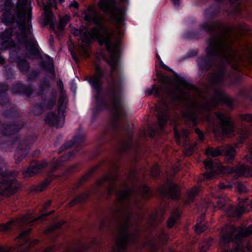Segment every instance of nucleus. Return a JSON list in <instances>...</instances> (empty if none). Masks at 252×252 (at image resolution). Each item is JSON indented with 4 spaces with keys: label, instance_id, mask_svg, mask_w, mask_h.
<instances>
[{
    "label": "nucleus",
    "instance_id": "nucleus-1",
    "mask_svg": "<svg viewBox=\"0 0 252 252\" xmlns=\"http://www.w3.org/2000/svg\"><path fill=\"white\" fill-rule=\"evenodd\" d=\"M84 20L95 26L89 32L91 37L97 40L100 46L105 45L110 53L109 60H105L110 66V73L106 77L108 90L106 94L111 100L117 119H125L127 112L122 100L123 75L120 64L121 53V42L114 45L108 28L103 24V18L94 7L89 6L83 12Z\"/></svg>",
    "mask_w": 252,
    "mask_h": 252
},
{
    "label": "nucleus",
    "instance_id": "nucleus-2",
    "mask_svg": "<svg viewBox=\"0 0 252 252\" xmlns=\"http://www.w3.org/2000/svg\"><path fill=\"white\" fill-rule=\"evenodd\" d=\"M212 102L207 101L199 107L200 115L207 123L208 126L216 136L232 137L235 134V124L231 116L217 112L212 115V108L224 104L230 109L234 107L233 100L224 92L219 89L214 91Z\"/></svg>",
    "mask_w": 252,
    "mask_h": 252
},
{
    "label": "nucleus",
    "instance_id": "nucleus-3",
    "mask_svg": "<svg viewBox=\"0 0 252 252\" xmlns=\"http://www.w3.org/2000/svg\"><path fill=\"white\" fill-rule=\"evenodd\" d=\"M237 31V37H243L252 36L251 28L245 23H240L237 26H228L225 31L222 33L215 34L213 37L207 40L208 46L205 49V55H202L206 59L211 60L214 63L216 58H221L228 62L229 58L232 56L233 48L231 41L227 38L226 33H231Z\"/></svg>",
    "mask_w": 252,
    "mask_h": 252
},
{
    "label": "nucleus",
    "instance_id": "nucleus-4",
    "mask_svg": "<svg viewBox=\"0 0 252 252\" xmlns=\"http://www.w3.org/2000/svg\"><path fill=\"white\" fill-rule=\"evenodd\" d=\"M242 0H228V6L225 7L221 5L224 0H216L219 3L213 4L205 10V18L209 22L215 23L214 20L218 17L222 12H224L229 18L235 19L242 15Z\"/></svg>",
    "mask_w": 252,
    "mask_h": 252
},
{
    "label": "nucleus",
    "instance_id": "nucleus-5",
    "mask_svg": "<svg viewBox=\"0 0 252 252\" xmlns=\"http://www.w3.org/2000/svg\"><path fill=\"white\" fill-rule=\"evenodd\" d=\"M104 77V72L102 71L96 72L93 76H88L86 78V80L94 91V97L96 101V104L92 110V122L97 118L101 112L108 107V104L101 94L103 87L102 79Z\"/></svg>",
    "mask_w": 252,
    "mask_h": 252
},
{
    "label": "nucleus",
    "instance_id": "nucleus-6",
    "mask_svg": "<svg viewBox=\"0 0 252 252\" xmlns=\"http://www.w3.org/2000/svg\"><path fill=\"white\" fill-rule=\"evenodd\" d=\"M36 137L34 135H29L21 140L18 135L13 138H7L3 142L0 143V146L3 148L11 146L15 143L18 142L17 148L14 153V158L16 164L20 163L28 154L29 150L35 141Z\"/></svg>",
    "mask_w": 252,
    "mask_h": 252
},
{
    "label": "nucleus",
    "instance_id": "nucleus-7",
    "mask_svg": "<svg viewBox=\"0 0 252 252\" xmlns=\"http://www.w3.org/2000/svg\"><path fill=\"white\" fill-rule=\"evenodd\" d=\"M249 132L246 130L241 134L239 140L234 146L230 145L222 151L219 148L215 149L213 147H209L205 151V155L212 157H217L223 154L226 161L229 163H231L234 160L236 155V148L241 147L245 141L249 139Z\"/></svg>",
    "mask_w": 252,
    "mask_h": 252
},
{
    "label": "nucleus",
    "instance_id": "nucleus-8",
    "mask_svg": "<svg viewBox=\"0 0 252 252\" xmlns=\"http://www.w3.org/2000/svg\"><path fill=\"white\" fill-rule=\"evenodd\" d=\"M15 171H4L0 167V202L4 197H9L16 193L18 189V182Z\"/></svg>",
    "mask_w": 252,
    "mask_h": 252
},
{
    "label": "nucleus",
    "instance_id": "nucleus-9",
    "mask_svg": "<svg viewBox=\"0 0 252 252\" xmlns=\"http://www.w3.org/2000/svg\"><path fill=\"white\" fill-rule=\"evenodd\" d=\"M141 193L142 198L146 201L151 198L153 192L150 187L146 184H142L139 186V190L137 192L134 189L127 188L121 190L118 193V201L119 203L124 205L126 203H129L131 197H136Z\"/></svg>",
    "mask_w": 252,
    "mask_h": 252
},
{
    "label": "nucleus",
    "instance_id": "nucleus-10",
    "mask_svg": "<svg viewBox=\"0 0 252 252\" xmlns=\"http://www.w3.org/2000/svg\"><path fill=\"white\" fill-rule=\"evenodd\" d=\"M60 105L58 109V114L54 112H49L45 117L44 121L46 124L50 126H55L57 128L63 127L65 121V113L66 104L63 99L59 100Z\"/></svg>",
    "mask_w": 252,
    "mask_h": 252
},
{
    "label": "nucleus",
    "instance_id": "nucleus-11",
    "mask_svg": "<svg viewBox=\"0 0 252 252\" xmlns=\"http://www.w3.org/2000/svg\"><path fill=\"white\" fill-rule=\"evenodd\" d=\"M199 28L197 31L188 30L183 33L182 35V38L187 40L199 39L202 38L204 36L202 30L212 35L216 30L215 23L209 22H205L199 25Z\"/></svg>",
    "mask_w": 252,
    "mask_h": 252
},
{
    "label": "nucleus",
    "instance_id": "nucleus-12",
    "mask_svg": "<svg viewBox=\"0 0 252 252\" xmlns=\"http://www.w3.org/2000/svg\"><path fill=\"white\" fill-rule=\"evenodd\" d=\"M174 136L177 145L183 144L186 156L189 157L192 155L196 146L195 143H191L188 141L189 134L185 130L180 132L176 126L174 127Z\"/></svg>",
    "mask_w": 252,
    "mask_h": 252
},
{
    "label": "nucleus",
    "instance_id": "nucleus-13",
    "mask_svg": "<svg viewBox=\"0 0 252 252\" xmlns=\"http://www.w3.org/2000/svg\"><path fill=\"white\" fill-rule=\"evenodd\" d=\"M167 187L165 186L160 190L163 199L165 197L175 201L180 200L181 190L179 186L174 182L173 179L168 178L166 180Z\"/></svg>",
    "mask_w": 252,
    "mask_h": 252
},
{
    "label": "nucleus",
    "instance_id": "nucleus-14",
    "mask_svg": "<svg viewBox=\"0 0 252 252\" xmlns=\"http://www.w3.org/2000/svg\"><path fill=\"white\" fill-rule=\"evenodd\" d=\"M79 244V248L67 246L66 252H100L102 249V241L94 238L88 244H82L80 241Z\"/></svg>",
    "mask_w": 252,
    "mask_h": 252
},
{
    "label": "nucleus",
    "instance_id": "nucleus-15",
    "mask_svg": "<svg viewBox=\"0 0 252 252\" xmlns=\"http://www.w3.org/2000/svg\"><path fill=\"white\" fill-rule=\"evenodd\" d=\"M10 61L17 64V66L21 73L27 75L29 73L30 64L24 56L20 55L19 51L12 50L9 54Z\"/></svg>",
    "mask_w": 252,
    "mask_h": 252
},
{
    "label": "nucleus",
    "instance_id": "nucleus-16",
    "mask_svg": "<svg viewBox=\"0 0 252 252\" xmlns=\"http://www.w3.org/2000/svg\"><path fill=\"white\" fill-rule=\"evenodd\" d=\"M36 220V219L32 218L31 215L28 214L17 220H11L5 223L0 224V231H10L13 225L22 227L27 224L32 225Z\"/></svg>",
    "mask_w": 252,
    "mask_h": 252
},
{
    "label": "nucleus",
    "instance_id": "nucleus-17",
    "mask_svg": "<svg viewBox=\"0 0 252 252\" xmlns=\"http://www.w3.org/2000/svg\"><path fill=\"white\" fill-rule=\"evenodd\" d=\"M17 37L20 43L25 45L26 49L29 55L34 56L40 55V51L37 42L35 41L32 42H29L26 32H17Z\"/></svg>",
    "mask_w": 252,
    "mask_h": 252
},
{
    "label": "nucleus",
    "instance_id": "nucleus-18",
    "mask_svg": "<svg viewBox=\"0 0 252 252\" xmlns=\"http://www.w3.org/2000/svg\"><path fill=\"white\" fill-rule=\"evenodd\" d=\"M23 127V124L15 121L3 124L0 118V130L3 136L9 137L18 133Z\"/></svg>",
    "mask_w": 252,
    "mask_h": 252
},
{
    "label": "nucleus",
    "instance_id": "nucleus-19",
    "mask_svg": "<svg viewBox=\"0 0 252 252\" xmlns=\"http://www.w3.org/2000/svg\"><path fill=\"white\" fill-rule=\"evenodd\" d=\"M56 103L55 96L47 98L44 97L40 102L35 103L33 106V112L36 116H40L45 110H52Z\"/></svg>",
    "mask_w": 252,
    "mask_h": 252
},
{
    "label": "nucleus",
    "instance_id": "nucleus-20",
    "mask_svg": "<svg viewBox=\"0 0 252 252\" xmlns=\"http://www.w3.org/2000/svg\"><path fill=\"white\" fill-rule=\"evenodd\" d=\"M161 106H157L156 109L157 112V117L159 127L163 129L167 124L169 118V106L167 103L163 99L161 100Z\"/></svg>",
    "mask_w": 252,
    "mask_h": 252
},
{
    "label": "nucleus",
    "instance_id": "nucleus-21",
    "mask_svg": "<svg viewBox=\"0 0 252 252\" xmlns=\"http://www.w3.org/2000/svg\"><path fill=\"white\" fill-rule=\"evenodd\" d=\"M14 33V29L10 27L6 28L0 33V41L1 49L6 50L13 47L15 42L12 38Z\"/></svg>",
    "mask_w": 252,
    "mask_h": 252
},
{
    "label": "nucleus",
    "instance_id": "nucleus-22",
    "mask_svg": "<svg viewBox=\"0 0 252 252\" xmlns=\"http://www.w3.org/2000/svg\"><path fill=\"white\" fill-rule=\"evenodd\" d=\"M114 168L117 173L116 176L112 174H108L96 182V184L99 188L102 187L105 182H109L112 184V186L109 187L108 189V195L109 197H110L115 188H116V182L119 176L118 171L120 166L119 165H115Z\"/></svg>",
    "mask_w": 252,
    "mask_h": 252
},
{
    "label": "nucleus",
    "instance_id": "nucleus-23",
    "mask_svg": "<svg viewBox=\"0 0 252 252\" xmlns=\"http://www.w3.org/2000/svg\"><path fill=\"white\" fill-rule=\"evenodd\" d=\"M98 6L103 12L113 9L117 12V16L125 17L126 14L125 9L124 8H119L117 5L115 0H100L98 2Z\"/></svg>",
    "mask_w": 252,
    "mask_h": 252
},
{
    "label": "nucleus",
    "instance_id": "nucleus-24",
    "mask_svg": "<svg viewBox=\"0 0 252 252\" xmlns=\"http://www.w3.org/2000/svg\"><path fill=\"white\" fill-rule=\"evenodd\" d=\"M64 222L63 220L57 221L45 230V235L50 239L53 243L55 242L57 238L61 235L59 230L62 229V226Z\"/></svg>",
    "mask_w": 252,
    "mask_h": 252
},
{
    "label": "nucleus",
    "instance_id": "nucleus-25",
    "mask_svg": "<svg viewBox=\"0 0 252 252\" xmlns=\"http://www.w3.org/2000/svg\"><path fill=\"white\" fill-rule=\"evenodd\" d=\"M196 63L199 72L200 73V77L202 79L204 78L205 74L210 71L214 65L211 60L206 59L202 55L197 58Z\"/></svg>",
    "mask_w": 252,
    "mask_h": 252
},
{
    "label": "nucleus",
    "instance_id": "nucleus-26",
    "mask_svg": "<svg viewBox=\"0 0 252 252\" xmlns=\"http://www.w3.org/2000/svg\"><path fill=\"white\" fill-rule=\"evenodd\" d=\"M241 205H239L237 207L233 205H230L226 210V214L229 217H240L244 213L247 211L246 206L248 203V199H240Z\"/></svg>",
    "mask_w": 252,
    "mask_h": 252
},
{
    "label": "nucleus",
    "instance_id": "nucleus-27",
    "mask_svg": "<svg viewBox=\"0 0 252 252\" xmlns=\"http://www.w3.org/2000/svg\"><path fill=\"white\" fill-rule=\"evenodd\" d=\"M11 91L14 94H24L26 96H31L33 92L32 89V83H29L27 84H22L21 83H17L12 86Z\"/></svg>",
    "mask_w": 252,
    "mask_h": 252
},
{
    "label": "nucleus",
    "instance_id": "nucleus-28",
    "mask_svg": "<svg viewBox=\"0 0 252 252\" xmlns=\"http://www.w3.org/2000/svg\"><path fill=\"white\" fill-rule=\"evenodd\" d=\"M46 58L45 60H41L40 61L39 66L42 70L47 73L51 79H53L56 77L53 59L48 55H46Z\"/></svg>",
    "mask_w": 252,
    "mask_h": 252
},
{
    "label": "nucleus",
    "instance_id": "nucleus-29",
    "mask_svg": "<svg viewBox=\"0 0 252 252\" xmlns=\"http://www.w3.org/2000/svg\"><path fill=\"white\" fill-rule=\"evenodd\" d=\"M48 165L46 161H37L34 165H30L26 170L23 171V175L25 177H30L40 172V170Z\"/></svg>",
    "mask_w": 252,
    "mask_h": 252
},
{
    "label": "nucleus",
    "instance_id": "nucleus-30",
    "mask_svg": "<svg viewBox=\"0 0 252 252\" xmlns=\"http://www.w3.org/2000/svg\"><path fill=\"white\" fill-rule=\"evenodd\" d=\"M126 131L127 133L129 140L128 141L123 140L121 141L119 149L121 155L128 153L133 147L132 139L133 133L132 131L130 129L129 126L127 127Z\"/></svg>",
    "mask_w": 252,
    "mask_h": 252
},
{
    "label": "nucleus",
    "instance_id": "nucleus-31",
    "mask_svg": "<svg viewBox=\"0 0 252 252\" xmlns=\"http://www.w3.org/2000/svg\"><path fill=\"white\" fill-rule=\"evenodd\" d=\"M84 141L85 138L83 135L81 134H76L73 137L72 140L66 142L60 147V152L68 149L75 145L81 148L82 145Z\"/></svg>",
    "mask_w": 252,
    "mask_h": 252
},
{
    "label": "nucleus",
    "instance_id": "nucleus-32",
    "mask_svg": "<svg viewBox=\"0 0 252 252\" xmlns=\"http://www.w3.org/2000/svg\"><path fill=\"white\" fill-rule=\"evenodd\" d=\"M226 79L225 68L219 69L210 78V81L215 87L221 86Z\"/></svg>",
    "mask_w": 252,
    "mask_h": 252
},
{
    "label": "nucleus",
    "instance_id": "nucleus-33",
    "mask_svg": "<svg viewBox=\"0 0 252 252\" xmlns=\"http://www.w3.org/2000/svg\"><path fill=\"white\" fill-rule=\"evenodd\" d=\"M3 13L1 15V22L6 26H12L16 21V19L13 15L12 10L2 9Z\"/></svg>",
    "mask_w": 252,
    "mask_h": 252
},
{
    "label": "nucleus",
    "instance_id": "nucleus-34",
    "mask_svg": "<svg viewBox=\"0 0 252 252\" xmlns=\"http://www.w3.org/2000/svg\"><path fill=\"white\" fill-rule=\"evenodd\" d=\"M204 164L207 170H210L211 171V172H206L204 173V177L207 179L213 178L214 176V173L216 171V166L213 160L209 158L204 161Z\"/></svg>",
    "mask_w": 252,
    "mask_h": 252
},
{
    "label": "nucleus",
    "instance_id": "nucleus-35",
    "mask_svg": "<svg viewBox=\"0 0 252 252\" xmlns=\"http://www.w3.org/2000/svg\"><path fill=\"white\" fill-rule=\"evenodd\" d=\"M55 19L54 13L51 10H49L45 12L44 18L42 21V25L43 27L49 25L51 29H53L55 25Z\"/></svg>",
    "mask_w": 252,
    "mask_h": 252
},
{
    "label": "nucleus",
    "instance_id": "nucleus-36",
    "mask_svg": "<svg viewBox=\"0 0 252 252\" xmlns=\"http://www.w3.org/2000/svg\"><path fill=\"white\" fill-rule=\"evenodd\" d=\"M32 228H29L25 230L22 231L18 236L17 239L21 241V245H31L32 244L31 239L29 237L32 233Z\"/></svg>",
    "mask_w": 252,
    "mask_h": 252
},
{
    "label": "nucleus",
    "instance_id": "nucleus-37",
    "mask_svg": "<svg viewBox=\"0 0 252 252\" xmlns=\"http://www.w3.org/2000/svg\"><path fill=\"white\" fill-rule=\"evenodd\" d=\"M181 214L179 209H176L173 211L171 216L167 221V226L169 228H172L177 221V220L181 217Z\"/></svg>",
    "mask_w": 252,
    "mask_h": 252
},
{
    "label": "nucleus",
    "instance_id": "nucleus-38",
    "mask_svg": "<svg viewBox=\"0 0 252 252\" xmlns=\"http://www.w3.org/2000/svg\"><path fill=\"white\" fill-rule=\"evenodd\" d=\"M185 118L189 121L192 123L194 126H197L198 117L196 112L194 110H188L184 114Z\"/></svg>",
    "mask_w": 252,
    "mask_h": 252
},
{
    "label": "nucleus",
    "instance_id": "nucleus-39",
    "mask_svg": "<svg viewBox=\"0 0 252 252\" xmlns=\"http://www.w3.org/2000/svg\"><path fill=\"white\" fill-rule=\"evenodd\" d=\"M54 179V176L53 175H50L47 178H46L41 183L37 185L35 188V190L36 191H43L47 187L51 184Z\"/></svg>",
    "mask_w": 252,
    "mask_h": 252
},
{
    "label": "nucleus",
    "instance_id": "nucleus-40",
    "mask_svg": "<svg viewBox=\"0 0 252 252\" xmlns=\"http://www.w3.org/2000/svg\"><path fill=\"white\" fill-rule=\"evenodd\" d=\"M162 88L157 86L155 84L152 85L151 88H148L146 90V95L149 96L154 94L157 98L161 97V92Z\"/></svg>",
    "mask_w": 252,
    "mask_h": 252
},
{
    "label": "nucleus",
    "instance_id": "nucleus-41",
    "mask_svg": "<svg viewBox=\"0 0 252 252\" xmlns=\"http://www.w3.org/2000/svg\"><path fill=\"white\" fill-rule=\"evenodd\" d=\"M2 115L6 118L16 119L19 117V113L15 108L11 107L4 110Z\"/></svg>",
    "mask_w": 252,
    "mask_h": 252
},
{
    "label": "nucleus",
    "instance_id": "nucleus-42",
    "mask_svg": "<svg viewBox=\"0 0 252 252\" xmlns=\"http://www.w3.org/2000/svg\"><path fill=\"white\" fill-rule=\"evenodd\" d=\"M89 193H83L74 197L70 201V204L71 206H74L76 204H83L89 198Z\"/></svg>",
    "mask_w": 252,
    "mask_h": 252
},
{
    "label": "nucleus",
    "instance_id": "nucleus-43",
    "mask_svg": "<svg viewBox=\"0 0 252 252\" xmlns=\"http://www.w3.org/2000/svg\"><path fill=\"white\" fill-rule=\"evenodd\" d=\"M50 87V82L49 80L45 78L43 80L42 82L39 85V89L37 91V95L38 96H42L44 95L47 89H48Z\"/></svg>",
    "mask_w": 252,
    "mask_h": 252
},
{
    "label": "nucleus",
    "instance_id": "nucleus-44",
    "mask_svg": "<svg viewBox=\"0 0 252 252\" xmlns=\"http://www.w3.org/2000/svg\"><path fill=\"white\" fill-rule=\"evenodd\" d=\"M74 156V152L70 151L64 154L60 159H56L55 163V168H58L60 167L63 162L69 160Z\"/></svg>",
    "mask_w": 252,
    "mask_h": 252
},
{
    "label": "nucleus",
    "instance_id": "nucleus-45",
    "mask_svg": "<svg viewBox=\"0 0 252 252\" xmlns=\"http://www.w3.org/2000/svg\"><path fill=\"white\" fill-rule=\"evenodd\" d=\"M202 221L203 220H202L201 218H200V220L198 219L197 220L195 229V232L198 234H201L208 228L207 224L205 223H203Z\"/></svg>",
    "mask_w": 252,
    "mask_h": 252
},
{
    "label": "nucleus",
    "instance_id": "nucleus-46",
    "mask_svg": "<svg viewBox=\"0 0 252 252\" xmlns=\"http://www.w3.org/2000/svg\"><path fill=\"white\" fill-rule=\"evenodd\" d=\"M94 171H92L90 172L87 173L84 176H83L79 180V181L75 184V187L73 189V190L75 191L77 190L78 189H79L81 186L83 185L84 183L87 181L90 178V177L91 176L93 172Z\"/></svg>",
    "mask_w": 252,
    "mask_h": 252
},
{
    "label": "nucleus",
    "instance_id": "nucleus-47",
    "mask_svg": "<svg viewBox=\"0 0 252 252\" xmlns=\"http://www.w3.org/2000/svg\"><path fill=\"white\" fill-rule=\"evenodd\" d=\"M15 23H16L20 32H26V23L25 18L23 16L19 15L18 19H16Z\"/></svg>",
    "mask_w": 252,
    "mask_h": 252
},
{
    "label": "nucleus",
    "instance_id": "nucleus-48",
    "mask_svg": "<svg viewBox=\"0 0 252 252\" xmlns=\"http://www.w3.org/2000/svg\"><path fill=\"white\" fill-rule=\"evenodd\" d=\"M199 51L198 49L190 50L189 51L187 54L181 58V61L183 60L188 59L195 57L198 54Z\"/></svg>",
    "mask_w": 252,
    "mask_h": 252
},
{
    "label": "nucleus",
    "instance_id": "nucleus-49",
    "mask_svg": "<svg viewBox=\"0 0 252 252\" xmlns=\"http://www.w3.org/2000/svg\"><path fill=\"white\" fill-rule=\"evenodd\" d=\"M27 77V81H35L39 75V72L37 70H32L30 73H28Z\"/></svg>",
    "mask_w": 252,
    "mask_h": 252
},
{
    "label": "nucleus",
    "instance_id": "nucleus-50",
    "mask_svg": "<svg viewBox=\"0 0 252 252\" xmlns=\"http://www.w3.org/2000/svg\"><path fill=\"white\" fill-rule=\"evenodd\" d=\"M160 169L158 164H155L151 170V175L154 178H158L160 176Z\"/></svg>",
    "mask_w": 252,
    "mask_h": 252
},
{
    "label": "nucleus",
    "instance_id": "nucleus-51",
    "mask_svg": "<svg viewBox=\"0 0 252 252\" xmlns=\"http://www.w3.org/2000/svg\"><path fill=\"white\" fill-rule=\"evenodd\" d=\"M8 101V97L6 93H0V105H5Z\"/></svg>",
    "mask_w": 252,
    "mask_h": 252
},
{
    "label": "nucleus",
    "instance_id": "nucleus-52",
    "mask_svg": "<svg viewBox=\"0 0 252 252\" xmlns=\"http://www.w3.org/2000/svg\"><path fill=\"white\" fill-rule=\"evenodd\" d=\"M240 119L242 121H246L252 125V114H242L240 115Z\"/></svg>",
    "mask_w": 252,
    "mask_h": 252
},
{
    "label": "nucleus",
    "instance_id": "nucleus-53",
    "mask_svg": "<svg viewBox=\"0 0 252 252\" xmlns=\"http://www.w3.org/2000/svg\"><path fill=\"white\" fill-rule=\"evenodd\" d=\"M194 131H195V132L197 134V135L198 136L199 140L201 142H203L205 139V135H204V133L203 132V131L201 130L198 127L195 128Z\"/></svg>",
    "mask_w": 252,
    "mask_h": 252
},
{
    "label": "nucleus",
    "instance_id": "nucleus-54",
    "mask_svg": "<svg viewBox=\"0 0 252 252\" xmlns=\"http://www.w3.org/2000/svg\"><path fill=\"white\" fill-rule=\"evenodd\" d=\"M14 5V3L12 0H5L3 3V8L2 9H10L12 10V8Z\"/></svg>",
    "mask_w": 252,
    "mask_h": 252
},
{
    "label": "nucleus",
    "instance_id": "nucleus-55",
    "mask_svg": "<svg viewBox=\"0 0 252 252\" xmlns=\"http://www.w3.org/2000/svg\"><path fill=\"white\" fill-rule=\"evenodd\" d=\"M70 20V17L67 15L62 18L60 20V24L62 26L63 29H64L67 24V22Z\"/></svg>",
    "mask_w": 252,
    "mask_h": 252
},
{
    "label": "nucleus",
    "instance_id": "nucleus-56",
    "mask_svg": "<svg viewBox=\"0 0 252 252\" xmlns=\"http://www.w3.org/2000/svg\"><path fill=\"white\" fill-rule=\"evenodd\" d=\"M199 189L197 187L192 189L189 192V197L190 199L193 200L195 196L198 193Z\"/></svg>",
    "mask_w": 252,
    "mask_h": 252
},
{
    "label": "nucleus",
    "instance_id": "nucleus-57",
    "mask_svg": "<svg viewBox=\"0 0 252 252\" xmlns=\"http://www.w3.org/2000/svg\"><path fill=\"white\" fill-rule=\"evenodd\" d=\"M180 82L186 88H188L191 86V84L188 80L185 79L184 77H181L180 79Z\"/></svg>",
    "mask_w": 252,
    "mask_h": 252
},
{
    "label": "nucleus",
    "instance_id": "nucleus-58",
    "mask_svg": "<svg viewBox=\"0 0 252 252\" xmlns=\"http://www.w3.org/2000/svg\"><path fill=\"white\" fill-rule=\"evenodd\" d=\"M9 86L6 83H0V93H6L8 91Z\"/></svg>",
    "mask_w": 252,
    "mask_h": 252
},
{
    "label": "nucleus",
    "instance_id": "nucleus-59",
    "mask_svg": "<svg viewBox=\"0 0 252 252\" xmlns=\"http://www.w3.org/2000/svg\"><path fill=\"white\" fill-rule=\"evenodd\" d=\"M57 249V247L55 244H53L51 246L46 247L43 252H55Z\"/></svg>",
    "mask_w": 252,
    "mask_h": 252
},
{
    "label": "nucleus",
    "instance_id": "nucleus-60",
    "mask_svg": "<svg viewBox=\"0 0 252 252\" xmlns=\"http://www.w3.org/2000/svg\"><path fill=\"white\" fill-rule=\"evenodd\" d=\"M159 64L162 68H164L166 70L171 72L172 73H175L173 70L172 68H170L167 65H166V64H165L161 60L159 61Z\"/></svg>",
    "mask_w": 252,
    "mask_h": 252
},
{
    "label": "nucleus",
    "instance_id": "nucleus-61",
    "mask_svg": "<svg viewBox=\"0 0 252 252\" xmlns=\"http://www.w3.org/2000/svg\"><path fill=\"white\" fill-rule=\"evenodd\" d=\"M244 93L246 97L252 101V86L247 90H245Z\"/></svg>",
    "mask_w": 252,
    "mask_h": 252
},
{
    "label": "nucleus",
    "instance_id": "nucleus-62",
    "mask_svg": "<svg viewBox=\"0 0 252 252\" xmlns=\"http://www.w3.org/2000/svg\"><path fill=\"white\" fill-rule=\"evenodd\" d=\"M6 77L8 79H11L13 77L14 73L11 68L6 69Z\"/></svg>",
    "mask_w": 252,
    "mask_h": 252
},
{
    "label": "nucleus",
    "instance_id": "nucleus-63",
    "mask_svg": "<svg viewBox=\"0 0 252 252\" xmlns=\"http://www.w3.org/2000/svg\"><path fill=\"white\" fill-rule=\"evenodd\" d=\"M11 248L7 246H0V252H10Z\"/></svg>",
    "mask_w": 252,
    "mask_h": 252
},
{
    "label": "nucleus",
    "instance_id": "nucleus-64",
    "mask_svg": "<svg viewBox=\"0 0 252 252\" xmlns=\"http://www.w3.org/2000/svg\"><path fill=\"white\" fill-rule=\"evenodd\" d=\"M116 20L118 23L120 25H123L125 23V17L123 16H117Z\"/></svg>",
    "mask_w": 252,
    "mask_h": 252
}]
</instances>
